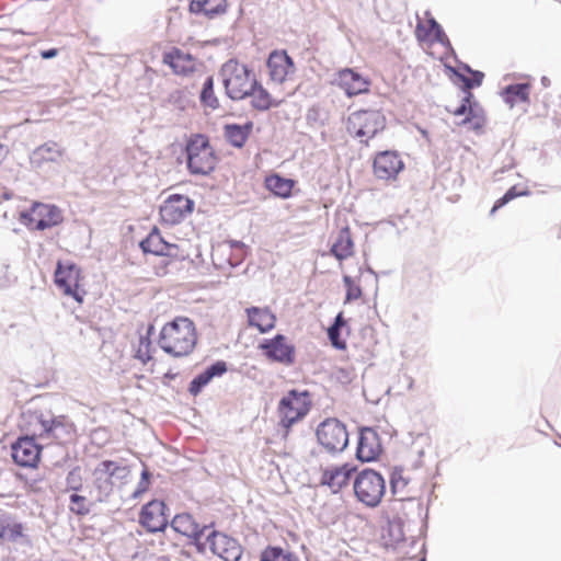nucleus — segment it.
Wrapping results in <instances>:
<instances>
[{"label":"nucleus","instance_id":"2eb2a0df","mask_svg":"<svg viewBox=\"0 0 561 561\" xmlns=\"http://www.w3.org/2000/svg\"><path fill=\"white\" fill-rule=\"evenodd\" d=\"M194 208V202L185 195H170L160 207V217L168 225L183 221Z\"/></svg>","mask_w":561,"mask_h":561},{"label":"nucleus","instance_id":"c03bdc74","mask_svg":"<svg viewBox=\"0 0 561 561\" xmlns=\"http://www.w3.org/2000/svg\"><path fill=\"white\" fill-rule=\"evenodd\" d=\"M136 358H138L142 364H147L152 359L150 340H139L138 348L136 351Z\"/></svg>","mask_w":561,"mask_h":561},{"label":"nucleus","instance_id":"49530a36","mask_svg":"<svg viewBox=\"0 0 561 561\" xmlns=\"http://www.w3.org/2000/svg\"><path fill=\"white\" fill-rule=\"evenodd\" d=\"M471 98L472 94L468 93V95L462 100V103L453 111V114L455 116H467L469 114V105H472L470 101Z\"/></svg>","mask_w":561,"mask_h":561},{"label":"nucleus","instance_id":"f3484780","mask_svg":"<svg viewBox=\"0 0 561 561\" xmlns=\"http://www.w3.org/2000/svg\"><path fill=\"white\" fill-rule=\"evenodd\" d=\"M128 474V468L116 461L103 460L93 470V479L96 488L104 493H110L117 480H123Z\"/></svg>","mask_w":561,"mask_h":561},{"label":"nucleus","instance_id":"6ab92c4d","mask_svg":"<svg viewBox=\"0 0 561 561\" xmlns=\"http://www.w3.org/2000/svg\"><path fill=\"white\" fill-rule=\"evenodd\" d=\"M208 542L211 552L225 561H239L242 556V547L238 540L224 533L213 531Z\"/></svg>","mask_w":561,"mask_h":561},{"label":"nucleus","instance_id":"de8ad7c7","mask_svg":"<svg viewBox=\"0 0 561 561\" xmlns=\"http://www.w3.org/2000/svg\"><path fill=\"white\" fill-rule=\"evenodd\" d=\"M57 55V49L56 48H51V49H48V50H43L41 51V56L42 58L44 59H49V58H53Z\"/></svg>","mask_w":561,"mask_h":561},{"label":"nucleus","instance_id":"4c0bfd02","mask_svg":"<svg viewBox=\"0 0 561 561\" xmlns=\"http://www.w3.org/2000/svg\"><path fill=\"white\" fill-rule=\"evenodd\" d=\"M346 327V320L344 319L342 313H339L335 318L333 325H331L328 330V336L331 344L337 350H345L346 343L343 339H341V329Z\"/></svg>","mask_w":561,"mask_h":561},{"label":"nucleus","instance_id":"f704fd0d","mask_svg":"<svg viewBox=\"0 0 561 561\" xmlns=\"http://www.w3.org/2000/svg\"><path fill=\"white\" fill-rule=\"evenodd\" d=\"M252 129V124H245L243 126L232 124L225 127V137L229 144L233 147L241 148L247 142L249 135Z\"/></svg>","mask_w":561,"mask_h":561},{"label":"nucleus","instance_id":"0eeeda50","mask_svg":"<svg viewBox=\"0 0 561 561\" xmlns=\"http://www.w3.org/2000/svg\"><path fill=\"white\" fill-rule=\"evenodd\" d=\"M386 126V117L379 111L363 110L352 113L347 119V130L351 135L368 142Z\"/></svg>","mask_w":561,"mask_h":561},{"label":"nucleus","instance_id":"9b49d317","mask_svg":"<svg viewBox=\"0 0 561 561\" xmlns=\"http://www.w3.org/2000/svg\"><path fill=\"white\" fill-rule=\"evenodd\" d=\"M414 35L419 44L426 50L435 44L445 48L450 46L447 35L428 11L425 12L424 18H417Z\"/></svg>","mask_w":561,"mask_h":561},{"label":"nucleus","instance_id":"a19ab883","mask_svg":"<svg viewBox=\"0 0 561 561\" xmlns=\"http://www.w3.org/2000/svg\"><path fill=\"white\" fill-rule=\"evenodd\" d=\"M69 510L78 516H84L90 513V506L85 496L79 494L70 495Z\"/></svg>","mask_w":561,"mask_h":561},{"label":"nucleus","instance_id":"4be33fe9","mask_svg":"<svg viewBox=\"0 0 561 561\" xmlns=\"http://www.w3.org/2000/svg\"><path fill=\"white\" fill-rule=\"evenodd\" d=\"M336 84L347 96H355L367 93L369 91L370 81L354 69L344 68L337 72Z\"/></svg>","mask_w":561,"mask_h":561},{"label":"nucleus","instance_id":"b1692460","mask_svg":"<svg viewBox=\"0 0 561 561\" xmlns=\"http://www.w3.org/2000/svg\"><path fill=\"white\" fill-rule=\"evenodd\" d=\"M382 447L377 432L370 427L359 432L356 456L362 461H373L381 454Z\"/></svg>","mask_w":561,"mask_h":561},{"label":"nucleus","instance_id":"7ed1b4c3","mask_svg":"<svg viewBox=\"0 0 561 561\" xmlns=\"http://www.w3.org/2000/svg\"><path fill=\"white\" fill-rule=\"evenodd\" d=\"M221 75L226 93L232 100H243L255 88L254 73L236 60L227 61L222 66Z\"/></svg>","mask_w":561,"mask_h":561},{"label":"nucleus","instance_id":"a878e982","mask_svg":"<svg viewBox=\"0 0 561 561\" xmlns=\"http://www.w3.org/2000/svg\"><path fill=\"white\" fill-rule=\"evenodd\" d=\"M163 62L168 65L174 73L182 76L193 72L196 66L195 58L178 47H173L163 54Z\"/></svg>","mask_w":561,"mask_h":561},{"label":"nucleus","instance_id":"f03ea898","mask_svg":"<svg viewBox=\"0 0 561 561\" xmlns=\"http://www.w3.org/2000/svg\"><path fill=\"white\" fill-rule=\"evenodd\" d=\"M187 168L192 174L207 175L218 162L209 138L202 134L192 135L186 142Z\"/></svg>","mask_w":561,"mask_h":561},{"label":"nucleus","instance_id":"a18cd8bd","mask_svg":"<svg viewBox=\"0 0 561 561\" xmlns=\"http://www.w3.org/2000/svg\"><path fill=\"white\" fill-rule=\"evenodd\" d=\"M150 485V473L148 470H144L141 472V479L136 488V490L133 493V497L137 499L141 496L144 493H146Z\"/></svg>","mask_w":561,"mask_h":561},{"label":"nucleus","instance_id":"f8f14e48","mask_svg":"<svg viewBox=\"0 0 561 561\" xmlns=\"http://www.w3.org/2000/svg\"><path fill=\"white\" fill-rule=\"evenodd\" d=\"M257 348L262 355L270 362L283 365H291L295 362L296 348L290 340L283 335L276 334L272 339L263 340Z\"/></svg>","mask_w":561,"mask_h":561},{"label":"nucleus","instance_id":"72a5a7b5","mask_svg":"<svg viewBox=\"0 0 561 561\" xmlns=\"http://www.w3.org/2000/svg\"><path fill=\"white\" fill-rule=\"evenodd\" d=\"M530 84L517 83L510 84L503 91L504 101L513 107L517 103H526L529 101Z\"/></svg>","mask_w":561,"mask_h":561},{"label":"nucleus","instance_id":"9d476101","mask_svg":"<svg viewBox=\"0 0 561 561\" xmlns=\"http://www.w3.org/2000/svg\"><path fill=\"white\" fill-rule=\"evenodd\" d=\"M140 248L145 253H151L168 257L164 266L175 261H183L187 253L180 244L167 242L158 228H153L150 233L140 242Z\"/></svg>","mask_w":561,"mask_h":561},{"label":"nucleus","instance_id":"6e6552de","mask_svg":"<svg viewBox=\"0 0 561 561\" xmlns=\"http://www.w3.org/2000/svg\"><path fill=\"white\" fill-rule=\"evenodd\" d=\"M55 284L65 296L83 302L87 291L83 287V275L79 266L71 262H58L55 271Z\"/></svg>","mask_w":561,"mask_h":561},{"label":"nucleus","instance_id":"aec40b11","mask_svg":"<svg viewBox=\"0 0 561 561\" xmlns=\"http://www.w3.org/2000/svg\"><path fill=\"white\" fill-rule=\"evenodd\" d=\"M272 81L283 83L295 73V65L286 50H273L266 61Z\"/></svg>","mask_w":561,"mask_h":561},{"label":"nucleus","instance_id":"e433bc0d","mask_svg":"<svg viewBox=\"0 0 561 561\" xmlns=\"http://www.w3.org/2000/svg\"><path fill=\"white\" fill-rule=\"evenodd\" d=\"M260 561H300L294 552L285 550L280 547L268 546L260 556Z\"/></svg>","mask_w":561,"mask_h":561},{"label":"nucleus","instance_id":"09e8293b","mask_svg":"<svg viewBox=\"0 0 561 561\" xmlns=\"http://www.w3.org/2000/svg\"><path fill=\"white\" fill-rule=\"evenodd\" d=\"M479 77H480V78H479V80H477V82H476V83H477V85H479V84L481 83L482 73H479Z\"/></svg>","mask_w":561,"mask_h":561},{"label":"nucleus","instance_id":"393cba45","mask_svg":"<svg viewBox=\"0 0 561 561\" xmlns=\"http://www.w3.org/2000/svg\"><path fill=\"white\" fill-rule=\"evenodd\" d=\"M169 524L176 534L187 539L198 540L204 534V527L190 513L174 515Z\"/></svg>","mask_w":561,"mask_h":561},{"label":"nucleus","instance_id":"c756f323","mask_svg":"<svg viewBox=\"0 0 561 561\" xmlns=\"http://www.w3.org/2000/svg\"><path fill=\"white\" fill-rule=\"evenodd\" d=\"M296 181L287 179L278 173L267 174L264 179V187L274 196L287 199L291 196Z\"/></svg>","mask_w":561,"mask_h":561},{"label":"nucleus","instance_id":"1a4fd4ad","mask_svg":"<svg viewBox=\"0 0 561 561\" xmlns=\"http://www.w3.org/2000/svg\"><path fill=\"white\" fill-rule=\"evenodd\" d=\"M319 445L329 454L343 451L348 444L346 426L335 417L325 419L316 431Z\"/></svg>","mask_w":561,"mask_h":561},{"label":"nucleus","instance_id":"bb28decb","mask_svg":"<svg viewBox=\"0 0 561 561\" xmlns=\"http://www.w3.org/2000/svg\"><path fill=\"white\" fill-rule=\"evenodd\" d=\"M248 324L261 333L270 332L275 328L276 316L268 307H250L245 309Z\"/></svg>","mask_w":561,"mask_h":561},{"label":"nucleus","instance_id":"423d86ee","mask_svg":"<svg viewBox=\"0 0 561 561\" xmlns=\"http://www.w3.org/2000/svg\"><path fill=\"white\" fill-rule=\"evenodd\" d=\"M61 210L50 204L35 202L32 206L20 213L19 220L28 230H46L62 221Z\"/></svg>","mask_w":561,"mask_h":561},{"label":"nucleus","instance_id":"412c9836","mask_svg":"<svg viewBox=\"0 0 561 561\" xmlns=\"http://www.w3.org/2000/svg\"><path fill=\"white\" fill-rule=\"evenodd\" d=\"M0 540L5 543H32L25 526L9 514L0 515Z\"/></svg>","mask_w":561,"mask_h":561},{"label":"nucleus","instance_id":"ddd939ff","mask_svg":"<svg viewBox=\"0 0 561 561\" xmlns=\"http://www.w3.org/2000/svg\"><path fill=\"white\" fill-rule=\"evenodd\" d=\"M167 504L162 500H151L146 503L138 515V523L148 533L164 531L169 525Z\"/></svg>","mask_w":561,"mask_h":561},{"label":"nucleus","instance_id":"f257e3e1","mask_svg":"<svg viewBox=\"0 0 561 561\" xmlns=\"http://www.w3.org/2000/svg\"><path fill=\"white\" fill-rule=\"evenodd\" d=\"M197 339L195 323L187 317H175L161 328L158 344L164 353L181 358L194 352Z\"/></svg>","mask_w":561,"mask_h":561},{"label":"nucleus","instance_id":"4468645a","mask_svg":"<svg viewBox=\"0 0 561 561\" xmlns=\"http://www.w3.org/2000/svg\"><path fill=\"white\" fill-rule=\"evenodd\" d=\"M355 472L356 467L347 462L328 466L321 470L320 484L337 493L354 482Z\"/></svg>","mask_w":561,"mask_h":561},{"label":"nucleus","instance_id":"39448f33","mask_svg":"<svg viewBox=\"0 0 561 561\" xmlns=\"http://www.w3.org/2000/svg\"><path fill=\"white\" fill-rule=\"evenodd\" d=\"M353 490L360 503L368 507H376L386 492L385 479L373 469H364L355 476Z\"/></svg>","mask_w":561,"mask_h":561},{"label":"nucleus","instance_id":"20e7f679","mask_svg":"<svg viewBox=\"0 0 561 561\" xmlns=\"http://www.w3.org/2000/svg\"><path fill=\"white\" fill-rule=\"evenodd\" d=\"M312 402L307 391L290 390L277 407L279 425L288 431L309 413Z\"/></svg>","mask_w":561,"mask_h":561},{"label":"nucleus","instance_id":"8fccbe9b","mask_svg":"<svg viewBox=\"0 0 561 561\" xmlns=\"http://www.w3.org/2000/svg\"><path fill=\"white\" fill-rule=\"evenodd\" d=\"M420 561H425V559H421Z\"/></svg>","mask_w":561,"mask_h":561},{"label":"nucleus","instance_id":"c9c22d12","mask_svg":"<svg viewBox=\"0 0 561 561\" xmlns=\"http://www.w3.org/2000/svg\"><path fill=\"white\" fill-rule=\"evenodd\" d=\"M249 96H251L252 106L259 111H266L279 104V101H274L270 93L257 82Z\"/></svg>","mask_w":561,"mask_h":561},{"label":"nucleus","instance_id":"473e14b6","mask_svg":"<svg viewBox=\"0 0 561 561\" xmlns=\"http://www.w3.org/2000/svg\"><path fill=\"white\" fill-rule=\"evenodd\" d=\"M227 0H192L190 11L192 13H203L208 18L226 12Z\"/></svg>","mask_w":561,"mask_h":561},{"label":"nucleus","instance_id":"79ce46f5","mask_svg":"<svg viewBox=\"0 0 561 561\" xmlns=\"http://www.w3.org/2000/svg\"><path fill=\"white\" fill-rule=\"evenodd\" d=\"M343 283L346 288L345 304L357 300L362 297V288L351 276L344 275Z\"/></svg>","mask_w":561,"mask_h":561},{"label":"nucleus","instance_id":"7c9ffc66","mask_svg":"<svg viewBox=\"0 0 561 561\" xmlns=\"http://www.w3.org/2000/svg\"><path fill=\"white\" fill-rule=\"evenodd\" d=\"M331 253L339 260L343 261L354 254V242L348 227L342 228L331 245Z\"/></svg>","mask_w":561,"mask_h":561},{"label":"nucleus","instance_id":"2f4dec72","mask_svg":"<svg viewBox=\"0 0 561 561\" xmlns=\"http://www.w3.org/2000/svg\"><path fill=\"white\" fill-rule=\"evenodd\" d=\"M227 371V364L225 362H216L211 366L207 367L204 371L198 374L190 383V392L194 396L199 393L203 387H205L214 377L224 375Z\"/></svg>","mask_w":561,"mask_h":561},{"label":"nucleus","instance_id":"37998d69","mask_svg":"<svg viewBox=\"0 0 561 561\" xmlns=\"http://www.w3.org/2000/svg\"><path fill=\"white\" fill-rule=\"evenodd\" d=\"M526 194H527L526 192L517 191L516 186H512L501 198H499L494 203V205L491 209V215H493L499 208L503 207L504 205H506L508 202L513 201L514 198H516L518 196L526 195Z\"/></svg>","mask_w":561,"mask_h":561},{"label":"nucleus","instance_id":"ea45409f","mask_svg":"<svg viewBox=\"0 0 561 561\" xmlns=\"http://www.w3.org/2000/svg\"><path fill=\"white\" fill-rule=\"evenodd\" d=\"M462 124H470L473 129H480L485 123V117L482 108L474 103L469 105V114L462 119Z\"/></svg>","mask_w":561,"mask_h":561},{"label":"nucleus","instance_id":"dca6fc26","mask_svg":"<svg viewBox=\"0 0 561 561\" xmlns=\"http://www.w3.org/2000/svg\"><path fill=\"white\" fill-rule=\"evenodd\" d=\"M404 169L400 154L393 150L378 152L373 160V173L382 181H394Z\"/></svg>","mask_w":561,"mask_h":561},{"label":"nucleus","instance_id":"5701e85b","mask_svg":"<svg viewBox=\"0 0 561 561\" xmlns=\"http://www.w3.org/2000/svg\"><path fill=\"white\" fill-rule=\"evenodd\" d=\"M51 426V414L43 411H27L22 415L21 428L30 437L46 438L47 431Z\"/></svg>","mask_w":561,"mask_h":561},{"label":"nucleus","instance_id":"58836bf2","mask_svg":"<svg viewBox=\"0 0 561 561\" xmlns=\"http://www.w3.org/2000/svg\"><path fill=\"white\" fill-rule=\"evenodd\" d=\"M201 102L204 106L209 107L211 110H216L219 106V101L214 92V78L208 77L201 92Z\"/></svg>","mask_w":561,"mask_h":561},{"label":"nucleus","instance_id":"a211bd4d","mask_svg":"<svg viewBox=\"0 0 561 561\" xmlns=\"http://www.w3.org/2000/svg\"><path fill=\"white\" fill-rule=\"evenodd\" d=\"M42 447L28 435L12 445V458L21 467L35 468L41 459Z\"/></svg>","mask_w":561,"mask_h":561},{"label":"nucleus","instance_id":"c85d7f7f","mask_svg":"<svg viewBox=\"0 0 561 561\" xmlns=\"http://www.w3.org/2000/svg\"><path fill=\"white\" fill-rule=\"evenodd\" d=\"M49 427L46 438H50L57 444H67L75 439L76 427L73 423L69 422L64 415H51V426Z\"/></svg>","mask_w":561,"mask_h":561},{"label":"nucleus","instance_id":"cd10ccee","mask_svg":"<svg viewBox=\"0 0 561 561\" xmlns=\"http://www.w3.org/2000/svg\"><path fill=\"white\" fill-rule=\"evenodd\" d=\"M391 489L400 501H411L420 496L421 489L411 483V479L404 474L403 470L394 469L391 473Z\"/></svg>","mask_w":561,"mask_h":561}]
</instances>
